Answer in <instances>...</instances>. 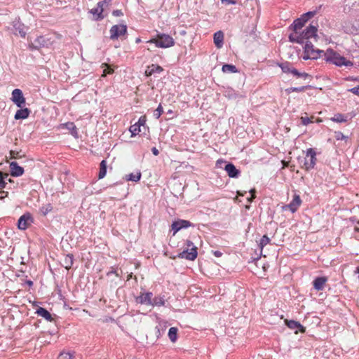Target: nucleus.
<instances>
[{
  "label": "nucleus",
  "mask_w": 359,
  "mask_h": 359,
  "mask_svg": "<svg viewBox=\"0 0 359 359\" xmlns=\"http://www.w3.org/2000/svg\"><path fill=\"white\" fill-rule=\"evenodd\" d=\"M111 0H103L102 1H100L99 3H103V6L106 5L107 6L110 4Z\"/></svg>",
  "instance_id": "51"
},
{
  "label": "nucleus",
  "mask_w": 359,
  "mask_h": 359,
  "mask_svg": "<svg viewBox=\"0 0 359 359\" xmlns=\"http://www.w3.org/2000/svg\"><path fill=\"white\" fill-rule=\"evenodd\" d=\"M313 40L310 41H304V55L302 56L304 60H309V59H317L318 57H322V53H323V50L317 49L316 50L313 47Z\"/></svg>",
  "instance_id": "4"
},
{
  "label": "nucleus",
  "mask_w": 359,
  "mask_h": 359,
  "mask_svg": "<svg viewBox=\"0 0 359 359\" xmlns=\"http://www.w3.org/2000/svg\"><path fill=\"white\" fill-rule=\"evenodd\" d=\"M53 210V206L50 203H46L42 205L40 208V212L43 215H46Z\"/></svg>",
  "instance_id": "34"
},
{
  "label": "nucleus",
  "mask_w": 359,
  "mask_h": 359,
  "mask_svg": "<svg viewBox=\"0 0 359 359\" xmlns=\"http://www.w3.org/2000/svg\"><path fill=\"white\" fill-rule=\"evenodd\" d=\"M306 22V19L304 20L302 17L296 19L293 23L291 25L290 27H292L294 30L293 32H299L301 29L304 24Z\"/></svg>",
  "instance_id": "23"
},
{
  "label": "nucleus",
  "mask_w": 359,
  "mask_h": 359,
  "mask_svg": "<svg viewBox=\"0 0 359 359\" xmlns=\"http://www.w3.org/2000/svg\"><path fill=\"white\" fill-rule=\"evenodd\" d=\"M163 71V67L159 66L158 65L153 64L151 66H148L146 71L145 75L147 76H150L155 73L160 74Z\"/></svg>",
  "instance_id": "17"
},
{
  "label": "nucleus",
  "mask_w": 359,
  "mask_h": 359,
  "mask_svg": "<svg viewBox=\"0 0 359 359\" xmlns=\"http://www.w3.org/2000/svg\"><path fill=\"white\" fill-rule=\"evenodd\" d=\"M228 97H230V98L232 97H233V93H229L228 94Z\"/></svg>",
  "instance_id": "55"
},
{
  "label": "nucleus",
  "mask_w": 359,
  "mask_h": 359,
  "mask_svg": "<svg viewBox=\"0 0 359 359\" xmlns=\"http://www.w3.org/2000/svg\"><path fill=\"white\" fill-rule=\"evenodd\" d=\"M11 175L13 177H20L24 173V168L20 166L17 162L10 163Z\"/></svg>",
  "instance_id": "15"
},
{
  "label": "nucleus",
  "mask_w": 359,
  "mask_h": 359,
  "mask_svg": "<svg viewBox=\"0 0 359 359\" xmlns=\"http://www.w3.org/2000/svg\"><path fill=\"white\" fill-rule=\"evenodd\" d=\"M168 337L172 342H175L177 339V328L172 327L169 329Z\"/></svg>",
  "instance_id": "32"
},
{
  "label": "nucleus",
  "mask_w": 359,
  "mask_h": 359,
  "mask_svg": "<svg viewBox=\"0 0 359 359\" xmlns=\"http://www.w3.org/2000/svg\"><path fill=\"white\" fill-rule=\"evenodd\" d=\"M186 245L187 246V249L180 252L179 254V257L193 261L197 257V248L189 240L186 241Z\"/></svg>",
  "instance_id": "5"
},
{
  "label": "nucleus",
  "mask_w": 359,
  "mask_h": 359,
  "mask_svg": "<svg viewBox=\"0 0 359 359\" xmlns=\"http://www.w3.org/2000/svg\"><path fill=\"white\" fill-rule=\"evenodd\" d=\"M165 305V296H156L152 297L151 306H161Z\"/></svg>",
  "instance_id": "27"
},
{
  "label": "nucleus",
  "mask_w": 359,
  "mask_h": 359,
  "mask_svg": "<svg viewBox=\"0 0 359 359\" xmlns=\"http://www.w3.org/2000/svg\"><path fill=\"white\" fill-rule=\"evenodd\" d=\"M112 14L114 16L119 17L123 15V12L121 10H114Z\"/></svg>",
  "instance_id": "48"
},
{
  "label": "nucleus",
  "mask_w": 359,
  "mask_h": 359,
  "mask_svg": "<svg viewBox=\"0 0 359 359\" xmlns=\"http://www.w3.org/2000/svg\"><path fill=\"white\" fill-rule=\"evenodd\" d=\"M142 177V174L140 171H137L135 173H130L129 175H127L126 176V180L127 181H132V182H138L140 180Z\"/></svg>",
  "instance_id": "28"
},
{
  "label": "nucleus",
  "mask_w": 359,
  "mask_h": 359,
  "mask_svg": "<svg viewBox=\"0 0 359 359\" xmlns=\"http://www.w3.org/2000/svg\"><path fill=\"white\" fill-rule=\"evenodd\" d=\"M194 225L188 220L178 219L172 224V230L173 233L175 234L177 231L182 229H186Z\"/></svg>",
  "instance_id": "13"
},
{
  "label": "nucleus",
  "mask_w": 359,
  "mask_h": 359,
  "mask_svg": "<svg viewBox=\"0 0 359 359\" xmlns=\"http://www.w3.org/2000/svg\"><path fill=\"white\" fill-rule=\"evenodd\" d=\"M314 15V12H307L306 13L304 14L302 17L303 18H304V20L306 19V22L308 21V20L313 17Z\"/></svg>",
  "instance_id": "45"
},
{
  "label": "nucleus",
  "mask_w": 359,
  "mask_h": 359,
  "mask_svg": "<svg viewBox=\"0 0 359 359\" xmlns=\"http://www.w3.org/2000/svg\"><path fill=\"white\" fill-rule=\"evenodd\" d=\"M293 75L298 78H302L304 79H306L307 78L310 77L309 74H308L307 73L299 72L297 69V74H294Z\"/></svg>",
  "instance_id": "39"
},
{
  "label": "nucleus",
  "mask_w": 359,
  "mask_h": 359,
  "mask_svg": "<svg viewBox=\"0 0 359 359\" xmlns=\"http://www.w3.org/2000/svg\"><path fill=\"white\" fill-rule=\"evenodd\" d=\"M60 358V359H72V355L69 353H61Z\"/></svg>",
  "instance_id": "43"
},
{
  "label": "nucleus",
  "mask_w": 359,
  "mask_h": 359,
  "mask_svg": "<svg viewBox=\"0 0 359 359\" xmlns=\"http://www.w3.org/2000/svg\"><path fill=\"white\" fill-rule=\"evenodd\" d=\"M163 112V107L162 105L160 104L158 107L156 108V109L154 111V116L158 119L161 117V116L162 115Z\"/></svg>",
  "instance_id": "38"
},
{
  "label": "nucleus",
  "mask_w": 359,
  "mask_h": 359,
  "mask_svg": "<svg viewBox=\"0 0 359 359\" xmlns=\"http://www.w3.org/2000/svg\"><path fill=\"white\" fill-rule=\"evenodd\" d=\"M286 325L287 327L291 330H294L295 333H297L298 331H300L302 332H304V327L297 321L295 320H287Z\"/></svg>",
  "instance_id": "19"
},
{
  "label": "nucleus",
  "mask_w": 359,
  "mask_h": 359,
  "mask_svg": "<svg viewBox=\"0 0 359 359\" xmlns=\"http://www.w3.org/2000/svg\"><path fill=\"white\" fill-rule=\"evenodd\" d=\"M349 92H351L354 95L359 96V86H357L355 87H353L348 90Z\"/></svg>",
  "instance_id": "46"
},
{
  "label": "nucleus",
  "mask_w": 359,
  "mask_h": 359,
  "mask_svg": "<svg viewBox=\"0 0 359 359\" xmlns=\"http://www.w3.org/2000/svg\"><path fill=\"white\" fill-rule=\"evenodd\" d=\"M301 121L304 126H307L308 124L311 123V120L309 117H302Z\"/></svg>",
  "instance_id": "44"
},
{
  "label": "nucleus",
  "mask_w": 359,
  "mask_h": 359,
  "mask_svg": "<svg viewBox=\"0 0 359 359\" xmlns=\"http://www.w3.org/2000/svg\"><path fill=\"white\" fill-rule=\"evenodd\" d=\"M64 127L70 131L71 134L76 138L78 137V131L76 126L73 122H67L64 124Z\"/></svg>",
  "instance_id": "26"
},
{
  "label": "nucleus",
  "mask_w": 359,
  "mask_h": 359,
  "mask_svg": "<svg viewBox=\"0 0 359 359\" xmlns=\"http://www.w3.org/2000/svg\"><path fill=\"white\" fill-rule=\"evenodd\" d=\"M322 57H324L326 62L332 63L337 67H352L353 65V62L346 60L339 53L331 48H328L326 51H323Z\"/></svg>",
  "instance_id": "2"
},
{
  "label": "nucleus",
  "mask_w": 359,
  "mask_h": 359,
  "mask_svg": "<svg viewBox=\"0 0 359 359\" xmlns=\"http://www.w3.org/2000/svg\"><path fill=\"white\" fill-rule=\"evenodd\" d=\"M8 177V174L0 172V193H4L3 189L6 188L7 182L6 180Z\"/></svg>",
  "instance_id": "29"
},
{
  "label": "nucleus",
  "mask_w": 359,
  "mask_h": 359,
  "mask_svg": "<svg viewBox=\"0 0 359 359\" xmlns=\"http://www.w3.org/2000/svg\"><path fill=\"white\" fill-rule=\"evenodd\" d=\"M8 181L9 182H13V180L11 178H7L6 181Z\"/></svg>",
  "instance_id": "56"
},
{
  "label": "nucleus",
  "mask_w": 359,
  "mask_h": 359,
  "mask_svg": "<svg viewBox=\"0 0 359 359\" xmlns=\"http://www.w3.org/2000/svg\"><path fill=\"white\" fill-rule=\"evenodd\" d=\"M130 132L132 134V136H135L137 135L140 132V127L138 124H134L130 127Z\"/></svg>",
  "instance_id": "37"
},
{
  "label": "nucleus",
  "mask_w": 359,
  "mask_h": 359,
  "mask_svg": "<svg viewBox=\"0 0 359 359\" xmlns=\"http://www.w3.org/2000/svg\"><path fill=\"white\" fill-rule=\"evenodd\" d=\"M316 153L312 148L306 150V157L304 160V166L306 170L313 169L316 163Z\"/></svg>",
  "instance_id": "6"
},
{
  "label": "nucleus",
  "mask_w": 359,
  "mask_h": 359,
  "mask_svg": "<svg viewBox=\"0 0 359 359\" xmlns=\"http://www.w3.org/2000/svg\"><path fill=\"white\" fill-rule=\"evenodd\" d=\"M335 137L337 140H346L348 138L341 132L335 133Z\"/></svg>",
  "instance_id": "42"
},
{
  "label": "nucleus",
  "mask_w": 359,
  "mask_h": 359,
  "mask_svg": "<svg viewBox=\"0 0 359 359\" xmlns=\"http://www.w3.org/2000/svg\"><path fill=\"white\" fill-rule=\"evenodd\" d=\"M33 222V217L29 212L23 214L18 219V227L20 230L27 229Z\"/></svg>",
  "instance_id": "10"
},
{
  "label": "nucleus",
  "mask_w": 359,
  "mask_h": 359,
  "mask_svg": "<svg viewBox=\"0 0 359 359\" xmlns=\"http://www.w3.org/2000/svg\"><path fill=\"white\" fill-rule=\"evenodd\" d=\"M301 204L302 200L300 198V196L298 194H294L290 203L283 206V209H289L292 213H294L297 210L298 208L301 205Z\"/></svg>",
  "instance_id": "12"
},
{
  "label": "nucleus",
  "mask_w": 359,
  "mask_h": 359,
  "mask_svg": "<svg viewBox=\"0 0 359 359\" xmlns=\"http://www.w3.org/2000/svg\"><path fill=\"white\" fill-rule=\"evenodd\" d=\"M13 33L15 35L19 34L21 37H25L27 33V27L19 20L13 22Z\"/></svg>",
  "instance_id": "14"
},
{
  "label": "nucleus",
  "mask_w": 359,
  "mask_h": 359,
  "mask_svg": "<svg viewBox=\"0 0 359 359\" xmlns=\"http://www.w3.org/2000/svg\"><path fill=\"white\" fill-rule=\"evenodd\" d=\"M213 255L217 257H219L222 255V252H221L220 251H218V250H215V251H213Z\"/></svg>",
  "instance_id": "49"
},
{
  "label": "nucleus",
  "mask_w": 359,
  "mask_h": 359,
  "mask_svg": "<svg viewBox=\"0 0 359 359\" xmlns=\"http://www.w3.org/2000/svg\"><path fill=\"white\" fill-rule=\"evenodd\" d=\"M74 263V256L72 254L65 255L62 260V266L67 270L71 269Z\"/></svg>",
  "instance_id": "25"
},
{
  "label": "nucleus",
  "mask_w": 359,
  "mask_h": 359,
  "mask_svg": "<svg viewBox=\"0 0 359 359\" xmlns=\"http://www.w3.org/2000/svg\"><path fill=\"white\" fill-rule=\"evenodd\" d=\"M222 3H226L228 4H234L235 1L233 0H222Z\"/></svg>",
  "instance_id": "52"
},
{
  "label": "nucleus",
  "mask_w": 359,
  "mask_h": 359,
  "mask_svg": "<svg viewBox=\"0 0 359 359\" xmlns=\"http://www.w3.org/2000/svg\"><path fill=\"white\" fill-rule=\"evenodd\" d=\"M327 280L326 277H317L313 280V287L318 291L323 290Z\"/></svg>",
  "instance_id": "21"
},
{
  "label": "nucleus",
  "mask_w": 359,
  "mask_h": 359,
  "mask_svg": "<svg viewBox=\"0 0 359 359\" xmlns=\"http://www.w3.org/2000/svg\"><path fill=\"white\" fill-rule=\"evenodd\" d=\"M151 151L154 156H158L159 154L158 150L156 147H153L151 149Z\"/></svg>",
  "instance_id": "50"
},
{
  "label": "nucleus",
  "mask_w": 359,
  "mask_h": 359,
  "mask_svg": "<svg viewBox=\"0 0 359 359\" xmlns=\"http://www.w3.org/2000/svg\"><path fill=\"white\" fill-rule=\"evenodd\" d=\"M214 43L217 48H220L222 47L224 43V33L222 31H218L214 34Z\"/></svg>",
  "instance_id": "22"
},
{
  "label": "nucleus",
  "mask_w": 359,
  "mask_h": 359,
  "mask_svg": "<svg viewBox=\"0 0 359 359\" xmlns=\"http://www.w3.org/2000/svg\"><path fill=\"white\" fill-rule=\"evenodd\" d=\"M317 27L310 25L302 33L299 32H292L289 35V40L292 43L303 44L306 41L317 40Z\"/></svg>",
  "instance_id": "1"
},
{
  "label": "nucleus",
  "mask_w": 359,
  "mask_h": 359,
  "mask_svg": "<svg viewBox=\"0 0 359 359\" xmlns=\"http://www.w3.org/2000/svg\"><path fill=\"white\" fill-rule=\"evenodd\" d=\"M12 102L19 108L25 107L26 101L20 89L16 88L12 91Z\"/></svg>",
  "instance_id": "9"
},
{
  "label": "nucleus",
  "mask_w": 359,
  "mask_h": 359,
  "mask_svg": "<svg viewBox=\"0 0 359 359\" xmlns=\"http://www.w3.org/2000/svg\"><path fill=\"white\" fill-rule=\"evenodd\" d=\"M27 283H28V285H32V281H30V280L27 281Z\"/></svg>",
  "instance_id": "57"
},
{
  "label": "nucleus",
  "mask_w": 359,
  "mask_h": 359,
  "mask_svg": "<svg viewBox=\"0 0 359 359\" xmlns=\"http://www.w3.org/2000/svg\"><path fill=\"white\" fill-rule=\"evenodd\" d=\"M270 243V238L264 235L259 241V247L261 249H263L267 244Z\"/></svg>",
  "instance_id": "36"
},
{
  "label": "nucleus",
  "mask_w": 359,
  "mask_h": 359,
  "mask_svg": "<svg viewBox=\"0 0 359 359\" xmlns=\"http://www.w3.org/2000/svg\"><path fill=\"white\" fill-rule=\"evenodd\" d=\"M225 164L224 170L226 171L228 175L231 178H237L240 175V171L238 170L236 166L231 163H226V161L222 160L217 161V166H221V164Z\"/></svg>",
  "instance_id": "7"
},
{
  "label": "nucleus",
  "mask_w": 359,
  "mask_h": 359,
  "mask_svg": "<svg viewBox=\"0 0 359 359\" xmlns=\"http://www.w3.org/2000/svg\"><path fill=\"white\" fill-rule=\"evenodd\" d=\"M106 174H107V161L105 160H102L100 163L98 178L99 179L104 178L105 177Z\"/></svg>",
  "instance_id": "30"
},
{
  "label": "nucleus",
  "mask_w": 359,
  "mask_h": 359,
  "mask_svg": "<svg viewBox=\"0 0 359 359\" xmlns=\"http://www.w3.org/2000/svg\"><path fill=\"white\" fill-rule=\"evenodd\" d=\"M148 43H154L158 48H167L174 46L175 41L172 36L165 34H158L156 39H151Z\"/></svg>",
  "instance_id": "3"
},
{
  "label": "nucleus",
  "mask_w": 359,
  "mask_h": 359,
  "mask_svg": "<svg viewBox=\"0 0 359 359\" xmlns=\"http://www.w3.org/2000/svg\"><path fill=\"white\" fill-rule=\"evenodd\" d=\"M102 65H104L106 68L103 70V74L102 76H106L107 74H111L113 73L114 70L109 67L107 66L106 64H103Z\"/></svg>",
  "instance_id": "41"
},
{
  "label": "nucleus",
  "mask_w": 359,
  "mask_h": 359,
  "mask_svg": "<svg viewBox=\"0 0 359 359\" xmlns=\"http://www.w3.org/2000/svg\"><path fill=\"white\" fill-rule=\"evenodd\" d=\"M250 193L251 194V196H250V198H248V201L251 203L252 201V200L255 198V190L254 189H251L250 191Z\"/></svg>",
  "instance_id": "47"
},
{
  "label": "nucleus",
  "mask_w": 359,
  "mask_h": 359,
  "mask_svg": "<svg viewBox=\"0 0 359 359\" xmlns=\"http://www.w3.org/2000/svg\"><path fill=\"white\" fill-rule=\"evenodd\" d=\"M331 120L337 123H344L346 121V117L341 114H337L331 118Z\"/></svg>",
  "instance_id": "33"
},
{
  "label": "nucleus",
  "mask_w": 359,
  "mask_h": 359,
  "mask_svg": "<svg viewBox=\"0 0 359 359\" xmlns=\"http://www.w3.org/2000/svg\"><path fill=\"white\" fill-rule=\"evenodd\" d=\"M306 87H292L287 89L286 90L290 93L291 92H302L304 91Z\"/></svg>",
  "instance_id": "40"
},
{
  "label": "nucleus",
  "mask_w": 359,
  "mask_h": 359,
  "mask_svg": "<svg viewBox=\"0 0 359 359\" xmlns=\"http://www.w3.org/2000/svg\"><path fill=\"white\" fill-rule=\"evenodd\" d=\"M103 11V3H98L97 7L92 8L90 13L94 15L95 20H100L104 18V15H102Z\"/></svg>",
  "instance_id": "16"
},
{
  "label": "nucleus",
  "mask_w": 359,
  "mask_h": 359,
  "mask_svg": "<svg viewBox=\"0 0 359 359\" xmlns=\"http://www.w3.org/2000/svg\"><path fill=\"white\" fill-rule=\"evenodd\" d=\"M135 42H136L137 43H140V42H141V39H140V38H137V39H136V40H135Z\"/></svg>",
  "instance_id": "54"
},
{
  "label": "nucleus",
  "mask_w": 359,
  "mask_h": 359,
  "mask_svg": "<svg viewBox=\"0 0 359 359\" xmlns=\"http://www.w3.org/2000/svg\"><path fill=\"white\" fill-rule=\"evenodd\" d=\"M30 110L28 108L26 107H22L18 109L15 114V119L19 120V119H25L27 118L29 114H30Z\"/></svg>",
  "instance_id": "18"
},
{
  "label": "nucleus",
  "mask_w": 359,
  "mask_h": 359,
  "mask_svg": "<svg viewBox=\"0 0 359 359\" xmlns=\"http://www.w3.org/2000/svg\"><path fill=\"white\" fill-rule=\"evenodd\" d=\"M222 70L224 73H236L238 72V69L233 65L226 64L224 65L222 67Z\"/></svg>",
  "instance_id": "31"
},
{
  "label": "nucleus",
  "mask_w": 359,
  "mask_h": 359,
  "mask_svg": "<svg viewBox=\"0 0 359 359\" xmlns=\"http://www.w3.org/2000/svg\"><path fill=\"white\" fill-rule=\"evenodd\" d=\"M110 39L111 40L117 39L118 37L125 35L127 33V26L126 25H113L110 30Z\"/></svg>",
  "instance_id": "8"
},
{
  "label": "nucleus",
  "mask_w": 359,
  "mask_h": 359,
  "mask_svg": "<svg viewBox=\"0 0 359 359\" xmlns=\"http://www.w3.org/2000/svg\"><path fill=\"white\" fill-rule=\"evenodd\" d=\"M349 80H351V81H359V78H358V77L353 78V77H352V78H351V79H350Z\"/></svg>",
  "instance_id": "53"
},
{
  "label": "nucleus",
  "mask_w": 359,
  "mask_h": 359,
  "mask_svg": "<svg viewBox=\"0 0 359 359\" xmlns=\"http://www.w3.org/2000/svg\"><path fill=\"white\" fill-rule=\"evenodd\" d=\"M11 158H20L25 156V154L22 151L11 150L10 151Z\"/></svg>",
  "instance_id": "35"
},
{
  "label": "nucleus",
  "mask_w": 359,
  "mask_h": 359,
  "mask_svg": "<svg viewBox=\"0 0 359 359\" xmlns=\"http://www.w3.org/2000/svg\"><path fill=\"white\" fill-rule=\"evenodd\" d=\"M153 293L151 292H140V294L135 298L137 303L144 305H151Z\"/></svg>",
  "instance_id": "11"
},
{
  "label": "nucleus",
  "mask_w": 359,
  "mask_h": 359,
  "mask_svg": "<svg viewBox=\"0 0 359 359\" xmlns=\"http://www.w3.org/2000/svg\"><path fill=\"white\" fill-rule=\"evenodd\" d=\"M36 313H37L38 316L45 318L48 321H52L53 320V318H52L51 314L50 313V312L48 311H47L44 308H42V307L38 308L36 309Z\"/></svg>",
  "instance_id": "24"
},
{
  "label": "nucleus",
  "mask_w": 359,
  "mask_h": 359,
  "mask_svg": "<svg viewBox=\"0 0 359 359\" xmlns=\"http://www.w3.org/2000/svg\"><path fill=\"white\" fill-rule=\"evenodd\" d=\"M278 66L281 68L282 71L286 74H297V69L294 68L291 64L288 62H285L278 64Z\"/></svg>",
  "instance_id": "20"
}]
</instances>
